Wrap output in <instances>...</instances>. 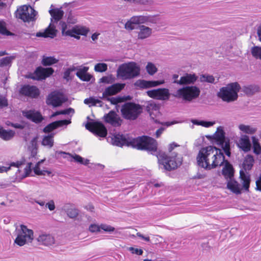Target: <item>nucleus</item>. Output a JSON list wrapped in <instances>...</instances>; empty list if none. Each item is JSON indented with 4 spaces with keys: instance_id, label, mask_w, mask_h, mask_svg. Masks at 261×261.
Instances as JSON below:
<instances>
[{
    "instance_id": "nucleus-1",
    "label": "nucleus",
    "mask_w": 261,
    "mask_h": 261,
    "mask_svg": "<svg viewBox=\"0 0 261 261\" xmlns=\"http://www.w3.org/2000/svg\"><path fill=\"white\" fill-rule=\"evenodd\" d=\"M111 143L117 146L124 145L131 146L139 150H145L155 154L158 159L159 168L170 171L177 169L182 163V156L179 150L176 149L179 145L173 142L169 145V154L163 151H157L156 141L149 137L143 136L136 138L129 137L119 134L113 135L111 137Z\"/></svg>"
},
{
    "instance_id": "nucleus-2",
    "label": "nucleus",
    "mask_w": 261,
    "mask_h": 261,
    "mask_svg": "<svg viewBox=\"0 0 261 261\" xmlns=\"http://www.w3.org/2000/svg\"><path fill=\"white\" fill-rule=\"evenodd\" d=\"M196 160L198 166L210 170L223 165L225 156L221 150L215 147L208 146L200 149Z\"/></svg>"
},
{
    "instance_id": "nucleus-3",
    "label": "nucleus",
    "mask_w": 261,
    "mask_h": 261,
    "mask_svg": "<svg viewBox=\"0 0 261 261\" xmlns=\"http://www.w3.org/2000/svg\"><path fill=\"white\" fill-rule=\"evenodd\" d=\"M197 79L198 76L194 73H185L178 82L179 85L185 86L177 89L173 96L186 102H191L198 98L200 94V89L196 86H189L194 84Z\"/></svg>"
},
{
    "instance_id": "nucleus-4",
    "label": "nucleus",
    "mask_w": 261,
    "mask_h": 261,
    "mask_svg": "<svg viewBox=\"0 0 261 261\" xmlns=\"http://www.w3.org/2000/svg\"><path fill=\"white\" fill-rule=\"evenodd\" d=\"M49 13L52 17L51 19V23L43 31L37 33L36 37L54 38L56 36L57 31L54 23L57 22L62 19L64 15V12L61 9L57 8L50 10Z\"/></svg>"
},
{
    "instance_id": "nucleus-5",
    "label": "nucleus",
    "mask_w": 261,
    "mask_h": 261,
    "mask_svg": "<svg viewBox=\"0 0 261 261\" xmlns=\"http://www.w3.org/2000/svg\"><path fill=\"white\" fill-rule=\"evenodd\" d=\"M140 73V66L134 62L120 65L117 70V76L123 80L134 79L138 76Z\"/></svg>"
},
{
    "instance_id": "nucleus-6",
    "label": "nucleus",
    "mask_w": 261,
    "mask_h": 261,
    "mask_svg": "<svg viewBox=\"0 0 261 261\" xmlns=\"http://www.w3.org/2000/svg\"><path fill=\"white\" fill-rule=\"evenodd\" d=\"M240 89L241 86L238 83H231L220 88L217 95L224 101L232 102L238 99V93Z\"/></svg>"
},
{
    "instance_id": "nucleus-7",
    "label": "nucleus",
    "mask_w": 261,
    "mask_h": 261,
    "mask_svg": "<svg viewBox=\"0 0 261 261\" xmlns=\"http://www.w3.org/2000/svg\"><path fill=\"white\" fill-rule=\"evenodd\" d=\"M15 233L16 238L14 243L19 246H22L28 243L32 242L34 238L33 231L23 224L16 227Z\"/></svg>"
},
{
    "instance_id": "nucleus-8",
    "label": "nucleus",
    "mask_w": 261,
    "mask_h": 261,
    "mask_svg": "<svg viewBox=\"0 0 261 261\" xmlns=\"http://www.w3.org/2000/svg\"><path fill=\"white\" fill-rule=\"evenodd\" d=\"M142 112V108L139 104L127 102L123 105L121 109L123 117L127 120H135Z\"/></svg>"
},
{
    "instance_id": "nucleus-9",
    "label": "nucleus",
    "mask_w": 261,
    "mask_h": 261,
    "mask_svg": "<svg viewBox=\"0 0 261 261\" xmlns=\"http://www.w3.org/2000/svg\"><path fill=\"white\" fill-rule=\"evenodd\" d=\"M37 12L31 6L24 5L17 10V17L24 22L33 21Z\"/></svg>"
},
{
    "instance_id": "nucleus-10",
    "label": "nucleus",
    "mask_w": 261,
    "mask_h": 261,
    "mask_svg": "<svg viewBox=\"0 0 261 261\" xmlns=\"http://www.w3.org/2000/svg\"><path fill=\"white\" fill-rule=\"evenodd\" d=\"M214 138L217 141L218 144L221 146L226 155L230 156L231 152L229 142L225 141L224 132L221 126L218 127L217 132L214 135Z\"/></svg>"
},
{
    "instance_id": "nucleus-11",
    "label": "nucleus",
    "mask_w": 261,
    "mask_h": 261,
    "mask_svg": "<svg viewBox=\"0 0 261 261\" xmlns=\"http://www.w3.org/2000/svg\"><path fill=\"white\" fill-rule=\"evenodd\" d=\"M86 128L95 135L100 137H106L107 135V129L104 125L99 122H88L86 125Z\"/></svg>"
},
{
    "instance_id": "nucleus-12",
    "label": "nucleus",
    "mask_w": 261,
    "mask_h": 261,
    "mask_svg": "<svg viewBox=\"0 0 261 261\" xmlns=\"http://www.w3.org/2000/svg\"><path fill=\"white\" fill-rule=\"evenodd\" d=\"M149 97L161 100H167L170 98L169 90L167 88H159L147 91Z\"/></svg>"
},
{
    "instance_id": "nucleus-13",
    "label": "nucleus",
    "mask_w": 261,
    "mask_h": 261,
    "mask_svg": "<svg viewBox=\"0 0 261 261\" xmlns=\"http://www.w3.org/2000/svg\"><path fill=\"white\" fill-rule=\"evenodd\" d=\"M54 72V69L51 67H39L37 68L34 73L29 76V77L36 80H42L49 76Z\"/></svg>"
},
{
    "instance_id": "nucleus-14",
    "label": "nucleus",
    "mask_w": 261,
    "mask_h": 261,
    "mask_svg": "<svg viewBox=\"0 0 261 261\" xmlns=\"http://www.w3.org/2000/svg\"><path fill=\"white\" fill-rule=\"evenodd\" d=\"M60 24L61 27L62 33L63 35L64 36H69L71 37H73L76 39H80V36H76L75 34L80 35L81 34L82 35H86L88 32V30L86 29H80L76 28H73L71 30H69L66 31L67 25L65 22L61 21L60 22Z\"/></svg>"
},
{
    "instance_id": "nucleus-15",
    "label": "nucleus",
    "mask_w": 261,
    "mask_h": 261,
    "mask_svg": "<svg viewBox=\"0 0 261 261\" xmlns=\"http://www.w3.org/2000/svg\"><path fill=\"white\" fill-rule=\"evenodd\" d=\"M65 102L62 94L59 92H53L50 94L46 99V102L48 105H51L54 107H59Z\"/></svg>"
},
{
    "instance_id": "nucleus-16",
    "label": "nucleus",
    "mask_w": 261,
    "mask_h": 261,
    "mask_svg": "<svg viewBox=\"0 0 261 261\" xmlns=\"http://www.w3.org/2000/svg\"><path fill=\"white\" fill-rule=\"evenodd\" d=\"M104 120L114 127H118L121 125L122 119L114 111H110L103 116Z\"/></svg>"
},
{
    "instance_id": "nucleus-17",
    "label": "nucleus",
    "mask_w": 261,
    "mask_h": 261,
    "mask_svg": "<svg viewBox=\"0 0 261 261\" xmlns=\"http://www.w3.org/2000/svg\"><path fill=\"white\" fill-rule=\"evenodd\" d=\"M20 94L31 98H36L39 95V89L35 86L29 85L23 86L20 89Z\"/></svg>"
},
{
    "instance_id": "nucleus-18",
    "label": "nucleus",
    "mask_w": 261,
    "mask_h": 261,
    "mask_svg": "<svg viewBox=\"0 0 261 261\" xmlns=\"http://www.w3.org/2000/svg\"><path fill=\"white\" fill-rule=\"evenodd\" d=\"M125 86L124 84L116 83L105 89L100 98L114 95L119 92Z\"/></svg>"
},
{
    "instance_id": "nucleus-19",
    "label": "nucleus",
    "mask_w": 261,
    "mask_h": 261,
    "mask_svg": "<svg viewBox=\"0 0 261 261\" xmlns=\"http://www.w3.org/2000/svg\"><path fill=\"white\" fill-rule=\"evenodd\" d=\"M164 83L165 81L164 80L155 81H145L142 80L137 81L135 83V85L138 87H139L141 88L147 89L161 85L162 84H163Z\"/></svg>"
},
{
    "instance_id": "nucleus-20",
    "label": "nucleus",
    "mask_w": 261,
    "mask_h": 261,
    "mask_svg": "<svg viewBox=\"0 0 261 261\" xmlns=\"http://www.w3.org/2000/svg\"><path fill=\"white\" fill-rule=\"evenodd\" d=\"M22 114L25 117L36 123L41 122L43 119L40 113L34 110L23 111Z\"/></svg>"
},
{
    "instance_id": "nucleus-21",
    "label": "nucleus",
    "mask_w": 261,
    "mask_h": 261,
    "mask_svg": "<svg viewBox=\"0 0 261 261\" xmlns=\"http://www.w3.org/2000/svg\"><path fill=\"white\" fill-rule=\"evenodd\" d=\"M39 244L45 246H49L55 244V240L54 237L49 234L42 233L36 239Z\"/></svg>"
},
{
    "instance_id": "nucleus-22",
    "label": "nucleus",
    "mask_w": 261,
    "mask_h": 261,
    "mask_svg": "<svg viewBox=\"0 0 261 261\" xmlns=\"http://www.w3.org/2000/svg\"><path fill=\"white\" fill-rule=\"evenodd\" d=\"M70 123H71V121L70 120H62L56 121L46 126L43 128V132L45 133H50L59 127H61L63 125H66Z\"/></svg>"
},
{
    "instance_id": "nucleus-23",
    "label": "nucleus",
    "mask_w": 261,
    "mask_h": 261,
    "mask_svg": "<svg viewBox=\"0 0 261 261\" xmlns=\"http://www.w3.org/2000/svg\"><path fill=\"white\" fill-rule=\"evenodd\" d=\"M223 164H224V166L223 168L222 171V175L226 179H227V180L228 179L233 178L234 175V170L232 166L227 160H225Z\"/></svg>"
},
{
    "instance_id": "nucleus-24",
    "label": "nucleus",
    "mask_w": 261,
    "mask_h": 261,
    "mask_svg": "<svg viewBox=\"0 0 261 261\" xmlns=\"http://www.w3.org/2000/svg\"><path fill=\"white\" fill-rule=\"evenodd\" d=\"M238 146L245 152L250 151L251 145L249 137L247 135L242 136L239 140Z\"/></svg>"
},
{
    "instance_id": "nucleus-25",
    "label": "nucleus",
    "mask_w": 261,
    "mask_h": 261,
    "mask_svg": "<svg viewBox=\"0 0 261 261\" xmlns=\"http://www.w3.org/2000/svg\"><path fill=\"white\" fill-rule=\"evenodd\" d=\"M139 31L138 33V38L139 39H144L149 37L152 33V29L150 28L141 25L139 27Z\"/></svg>"
},
{
    "instance_id": "nucleus-26",
    "label": "nucleus",
    "mask_w": 261,
    "mask_h": 261,
    "mask_svg": "<svg viewBox=\"0 0 261 261\" xmlns=\"http://www.w3.org/2000/svg\"><path fill=\"white\" fill-rule=\"evenodd\" d=\"M227 187L236 194H240L241 193L240 185L233 178L227 180Z\"/></svg>"
},
{
    "instance_id": "nucleus-27",
    "label": "nucleus",
    "mask_w": 261,
    "mask_h": 261,
    "mask_svg": "<svg viewBox=\"0 0 261 261\" xmlns=\"http://www.w3.org/2000/svg\"><path fill=\"white\" fill-rule=\"evenodd\" d=\"M240 177L243 185V188L246 191L248 192L250 183V175L246 174L243 170H240Z\"/></svg>"
},
{
    "instance_id": "nucleus-28",
    "label": "nucleus",
    "mask_w": 261,
    "mask_h": 261,
    "mask_svg": "<svg viewBox=\"0 0 261 261\" xmlns=\"http://www.w3.org/2000/svg\"><path fill=\"white\" fill-rule=\"evenodd\" d=\"M88 69V68L86 67L80 69L76 73V76L83 81H90L92 76L87 73Z\"/></svg>"
},
{
    "instance_id": "nucleus-29",
    "label": "nucleus",
    "mask_w": 261,
    "mask_h": 261,
    "mask_svg": "<svg viewBox=\"0 0 261 261\" xmlns=\"http://www.w3.org/2000/svg\"><path fill=\"white\" fill-rule=\"evenodd\" d=\"M242 90L247 95L252 96L259 92V87L256 85H250L247 86H244L242 88Z\"/></svg>"
},
{
    "instance_id": "nucleus-30",
    "label": "nucleus",
    "mask_w": 261,
    "mask_h": 261,
    "mask_svg": "<svg viewBox=\"0 0 261 261\" xmlns=\"http://www.w3.org/2000/svg\"><path fill=\"white\" fill-rule=\"evenodd\" d=\"M254 163L253 156L248 154L246 156L243 163V168L244 170H250L252 168Z\"/></svg>"
},
{
    "instance_id": "nucleus-31",
    "label": "nucleus",
    "mask_w": 261,
    "mask_h": 261,
    "mask_svg": "<svg viewBox=\"0 0 261 261\" xmlns=\"http://www.w3.org/2000/svg\"><path fill=\"white\" fill-rule=\"evenodd\" d=\"M15 135V132L12 130H6L0 126V137L5 140L11 139Z\"/></svg>"
},
{
    "instance_id": "nucleus-32",
    "label": "nucleus",
    "mask_w": 261,
    "mask_h": 261,
    "mask_svg": "<svg viewBox=\"0 0 261 261\" xmlns=\"http://www.w3.org/2000/svg\"><path fill=\"white\" fill-rule=\"evenodd\" d=\"M69 204H65L63 206V210L66 211L67 216L72 219L76 218L79 215V211L77 209L74 208H68Z\"/></svg>"
},
{
    "instance_id": "nucleus-33",
    "label": "nucleus",
    "mask_w": 261,
    "mask_h": 261,
    "mask_svg": "<svg viewBox=\"0 0 261 261\" xmlns=\"http://www.w3.org/2000/svg\"><path fill=\"white\" fill-rule=\"evenodd\" d=\"M53 137V134L45 136L42 139V145L49 148H51L54 143Z\"/></svg>"
},
{
    "instance_id": "nucleus-34",
    "label": "nucleus",
    "mask_w": 261,
    "mask_h": 261,
    "mask_svg": "<svg viewBox=\"0 0 261 261\" xmlns=\"http://www.w3.org/2000/svg\"><path fill=\"white\" fill-rule=\"evenodd\" d=\"M199 80L202 83L206 82L211 84H216L218 81V80H217L216 82L215 77L212 75L208 74L201 75L199 77Z\"/></svg>"
},
{
    "instance_id": "nucleus-35",
    "label": "nucleus",
    "mask_w": 261,
    "mask_h": 261,
    "mask_svg": "<svg viewBox=\"0 0 261 261\" xmlns=\"http://www.w3.org/2000/svg\"><path fill=\"white\" fill-rule=\"evenodd\" d=\"M251 139L253 144V152L258 155L261 153V146L258 142V139L254 136H252Z\"/></svg>"
},
{
    "instance_id": "nucleus-36",
    "label": "nucleus",
    "mask_w": 261,
    "mask_h": 261,
    "mask_svg": "<svg viewBox=\"0 0 261 261\" xmlns=\"http://www.w3.org/2000/svg\"><path fill=\"white\" fill-rule=\"evenodd\" d=\"M58 61V60L54 57H46L43 56L42 60V64L44 66H50L57 63Z\"/></svg>"
},
{
    "instance_id": "nucleus-37",
    "label": "nucleus",
    "mask_w": 261,
    "mask_h": 261,
    "mask_svg": "<svg viewBox=\"0 0 261 261\" xmlns=\"http://www.w3.org/2000/svg\"><path fill=\"white\" fill-rule=\"evenodd\" d=\"M37 140L38 137H34L32 139L30 142L29 149L31 151L32 154L34 156L37 153Z\"/></svg>"
},
{
    "instance_id": "nucleus-38",
    "label": "nucleus",
    "mask_w": 261,
    "mask_h": 261,
    "mask_svg": "<svg viewBox=\"0 0 261 261\" xmlns=\"http://www.w3.org/2000/svg\"><path fill=\"white\" fill-rule=\"evenodd\" d=\"M239 128L241 131L248 134H253L256 131V129L255 128L244 124H240Z\"/></svg>"
},
{
    "instance_id": "nucleus-39",
    "label": "nucleus",
    "mask_w": 261,
    "mask_h": 261,
    "mask_svg": "<svg viewBox=\"0 0 261 261\" xmlns=\"http://www.w3.org/2000/svg\"><path fill=\"white\" fill-rule=\"evenodd\" d=\"M191 122L193 124L201 125L205 127H209L215 123V122L199 121L195 119L192 120Z\"/></svg>"
},
{
    "instance_id": "nucleus-40",
    "label": "nucleus",
    "mask_w": 261,
    "mask_h": 261,
    "mask_svg": "<svg viewBox=\"0 0 261 261\" xmlns=\"http://www.w3.org/2000/svg\"><path fill=\"white\" fill-rule=\"evenodd\" d=\"M146 70L147 73L150 75H153L158 71L157 67L151 62L147 63L146 66Z\"/></svg>"
},
{
    "instance_id": "nucleus-41",
    "label": "nucleus",
    "mask_w": 261,
    "mask_h": 261,
    "mask_svg": "<svg viewBox=\"0 0 261 261\" xmlns=\"http://www.w3.org/2000/svg\"><path fill=\"white\" fill-rule=\"evenodd\" d=\"M60 155H62L63 158L67 159L68 161H72V155L69 153L62 151H57L55 153V156L58 159Z\"/></svg>"
},
{
    "instance_id": "nucleus-42",
    "label": "nucleus",
    "mask_w": 261,
    "mask_h": 261,
    "mask_svg": "<svg viewBox=\"0 0 261 261\" xmlns=\"http://www.w3.org/2000/svg\"><path fill=\"white\" fill-rule=\"evenodd\" d=\"M251 54L256 59H261V47L255 46L251 48Z\"/></svg>"
},
{
    "instance_id": "nucleus-43",
    "label": "nucleus",
    "mask_w": 261,
    "mask_h": 261,
    "mask_svg": "<svg viewBox=\"0 0 261 261\" xmlns=\"http://www.w3.org/2000/svg\"><path fill=\"white\" fill-rule=\"evenodd\" d=\"M160 21L159 18L155 15H146V24H156Z\"/></svg>"
},
{
    "instance_id": "nucleus-44",
    "label": "nucleus",
    "mask_w": 261,
    "mask_h": 261,
    "mask_svg": "<svg viewBox=\"0 0 261 261\" xmlns=\"http://www.w3.org/2000/svg\"><path fill=\"white\" fill-rule=\"evenodd\" d=\"M84 103L86 105H88L89 107L91 106H96V103H100V100L98 99H96L93 97H90L88 98H86L84 100Z\"/></svg>"
},
{
    "instance_id": "nucleus-45",
    "label": "nucleus",
    "mask_w": 261,
    "mask_h": 261,
    "mask_svg": "<svg viewBox=\"0 0 261 261\" xmlns=\"http://www.w3.org/2000/svg\"><path fill=\"white\" fill-rule=\"evenodd\" d=\"M108 65L106 63H97L94 66V70L96 72H102L107 71Z\"/></svg>"
},
{
    "instance_id": "nucleus-46",
    "label": "nucleus",
    "mask_w": 261,
    "mask_h": 261,
    "mask_svg": "<svg viewBox=\"0 0 261 261\" xmlns=\"http://www.w3.org/2000/svg\"><path fill=\"white\" fill-rule=\"evenodd\" d=\"M14 59L13 57H6L0 60V66L3 67L9 65Z\"/></svg>"
},
{
    "instance_id": "nucleus-47",
    "label": "nucleus",
    "mask_w": 261,
    "mask_h": 261,
    "mask_svg": "<svg viewBox=\"0 0 261 261\" xmlns=\"http://www.w3.org/2000/svg\"><path fill=\"white\" fill-rule=\"evenodd\" d=\"M72 159H74V161L79 163L81 164L86 165L89 164V160L86 159L84 161V159L77 154L72 155Z\"/></svg>"
},
{
    "instance_id": "nucleus-48",
    "label": "nucleus",
    "mask_w": 261,
    "mask_h": 261,
    "mask_svg": "<svg viewBox=\"0 0 261 261\" xmlns=\"http://www.w3.org/2000/svg\"><path fill=\"white\" fill-rule=\"evenodd\" d=\"M40 164V162H38L37 164L35 165L34 168V172L37 175H44V172H46L48 174H50L51 172L48 171H41L40 169L39 165Z\"/></svg>"
},
{
    "instance_id": "nucleus-49",
    "label": "nucleus",
    "mask_w": 261,
    "mask_h": 261,
    "mask_svg": "<svg viewBox=\"0 0 261 261\" xmlns=\"http://www.w3.org/2000/svg\"><path fill=\"white\" fill-rule=\"evenodd\" d=\"M146 110L148 112H153L155 111L158 112L159 110V107L153 102H150L146 106Z\"/></svg>"
},
{
    "instance_id": "nucleus-50",
    "label": "nucleus",
    "mask_w": 261,
    "mask_h": 261,
    "mask_svg": "<svg viewBox=\"0 0 261 261\" xmlns=\"http://www.w3.org/2000/svg\"><path fill=\"white\" fill-rule=\"evenodd\" d=\"M101 99H103L107 101H110L111 103L113 105H117L118 103L122 101L121 98H120V97H111V98H110V97H109V96H108V97H106L105 98H102Z\"/></svg>"
},
{
    "instance_id": "nucleus-51",
    "label": "nucleus",
    "mask_w": 261,
    "mask_h": 261,
    "mask_svg": "<svg viewBox=\"0 0 261 261\" xmlns=\"http://www.w3.org/2000/svg\"><path fill=\"white\" fill-rule=\"evenodd\" d=\"M0 34L7 36L11 35V33L7 30L5 23L2 21H0Z\"/></svg>"
},
{
    "instance_id": "nucleus-52",
    "label": "nucleus",
    "mask_w": 261,
    "mask_h": 261,
    "mask_svg": "<svg viewBox=\"0 0 261 261\" xmlns=\"http://www.w3.org/2000/svg\"><path fill=\"white\" fill-rule=\"evenodd\" d=\"M8 106V102L6 97L0 95V109L7 107Z\"/></svg>"
},
{
    "instance_id": "nucleus-53",
    "label": "nucleus",
    "mask_w": 261,
    "mask_h": 261,
    "mask_svg": "<svg viewBox=\"0 0 261 261\" xmlns=\"http://www.w3.org/2000/svg\"><path fill=\"white\" fill-rule=\"evenodd\" d=\"M124 28L127 30L132 31L135 29V24L133 23L130 19H129V20L125 23Z\"/></svg>"
},
{
    "instance_id": "nucleus-54",
    "label": "nucleus",
    "mask_w": 261,
    "mask_h": 261,
    "mask_svg": "<svg viewBox=\"0 0 261 261\" xmlns=\"http://www.w3.org/2000/svg\"><path fill=\"white\" fill-rule=\"evenodd\" d=\"M100 229L107 232H112L115 230V228L107 224H101Z\"/></svg>"
},
{
    "instance_id": "nucleus-55",
    "label": "nucleus",
    "mask_w": 261,
    "mask_h": 261,
    "mask_svg": "<svg viewBox=\"0 0 261 261\" xmlns=\"http://www.w3.org/2000/svg\"><path fill=\"white\" fill-rule=\"evenodd\" d=\"M128 250L130 251L133 254H136L138 255H142L143 254V250L141 249L135 248L133 247H130L128 248Z\"/></svg>"
},
{
    "instance_id": "nucleus-56",
    "label": "nucleus",
    "mask_w": 261,
    "mask_h": 261,
    "mask_svg": "<svg viewBox=\"0 0 261 261\" xmlns=\"http://www.w3.org/2000/svg\"><path fill=\"white\" fill-rule=\"evenodd\" d=\"M89 230L92 232H99L100 229V225H97L96 224H91L89 228Z\"/></svg>"
},
{
    "instance_id": "nucleus-57",
    "label": "nucleus",
    "mask_w": 261,
    "mask_h": 261,
    "mask_svg": "<svg viewBox=\"0 0 261 261\" xmlns=\"http://www.w3.org/2000/svg\"><path fill=\"white\" fill-rule=\"evenodd\" d=\"M60 115H68L70 113L73 114L74 113V110L73 109L69 108L67 109L60 111Z\"/></svg>"
},
{
    "instance_id": "nucleus-58",
    "label": "nucleus",
    "mask_w": 261,
    "mask_h": 261,
    "mask_svg": "<svg viewBox=\"0 0 261 261\" xmlns=\"http://www.w3.org/2000/svg\"><path fill=\"white\" fill-rule=\"evenodd\" d=\"M46 207H47L50 211H53L55 209V202L53 200H50L48 202H47L46 205Z\"/></svg>"
},
{
    "instance_id": "nucleus-59",
    "label": "nucleus",
    "mask_w": 261,
    "mask_h": 261,
    "mask_svg": "<svg viewBox=\"0 0 261 261\" xmlns=\"http://www.w3.org/2000/svg\"><path fill=\"white\" fill-rule=\"evenodd\" d=\"M153 0H136L135 3L142 4V5H148L152 3Z\"/></svg>"
},
{
    "instance_id": "nucleus-60",
    "label": "nucleus",
    "mask_w": 261,
    "mask_h": 261,
    "mask_svg": "<svg viewBox=\"0 0 261 261\" xmlns=\"http://www.w3.org/2000/svg\"><path fill=\"white\" fill-rule=\"evenodd\" d=\"M32 163H29L27 166L24 168L25 176H28L30 173L31 172V166Z\"/></svg>"
},
{
    "instance_id": "nucleus-61",
    "label": "nucleus",
    "mask_w": 261,
    "mask_h": 261,
    "mask_svg": "<svg viewBox=\"0 0 261 261\" xmlns=\"http://www.w3.org/2000/svg\"><path fill=\"white\" fill-rule=\"evenodd\" d=\"M256 190L261 191V174L258 179L256 181Z\"/></svg>"
},
{
    "instance_id": "nucleus-62",
    "label": "nucleus",
    "mask_w": 261,
    "mask_h": 261,
    "mask_svg": "<svg viewBox=\"0 0 261 261\" xmlns=\"http://www.w3.org/2000/svg\"><path fill=\"white\" fill-rule=\"evenodd\" d=\"M130 19L132 20V22H133V23H134L135 25L140 24L138 16H134L132 17Z\"/></svg>"
},
{
    "instance_id": "nucleus-63",
    "label": "nucleus",
    "mask_w": 261,
    "mask_h": 261,
    "mask_svg": "<svg viewBox=\"0 0 261 261\" xmlns=\"http://www.w3.org/2000/svg\"><path fill=\"white\" fill-rule=\"evenodd\" d=\"M140 24H146V15H138Z\"/></svg>"
},
{
    "instance_id": "nucleus-64",
    "label": "nucleus",
    "mask_w": 261,
    "mask_h": 261,
    "mask_svg": "<svg viewBox=\"0 0 261 261\" xmlns=\"http://www.w3.org/2000/svg\"><path fill=\"white\" fill-rule=\"evenodd\" d=\"M179 75L177 74H174L172 75L173 79V83L178 85H179V80L178 79Z\"/></svg>"
}]
</instances>
